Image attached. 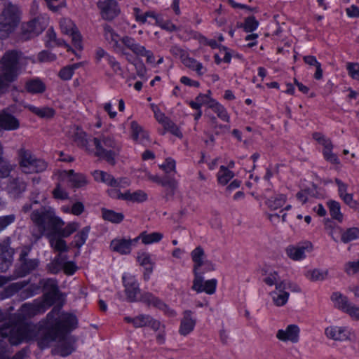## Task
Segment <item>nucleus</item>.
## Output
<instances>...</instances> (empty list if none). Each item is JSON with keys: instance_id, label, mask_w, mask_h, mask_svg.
<instances>
[{"instance_id": "1", "label": "nucleus", "mask_w": 359, "mask_h": 359, "mask_svg": "<svg viewBox=\"0 0 359 359\" xmlns=\"http://www.w3.org/2000/svg\"><path fill=\"white\" fill-rule=\"evenodd\" d=\"M76 325L77 319L74 315L53 308L39 326L20 321L2 327L0 333L2 337H8L13 345L36 339L39 346L44 348L50 343L58 341V352L65 357L74 351V341L67 335L76 328Z\"/></svg>"}, {"instance_id": "2", "label": "nucleus", "mask_w": 359, "mask_h": 359, "mask_svg": "<svg viewBox=\"0 0 359 359\" xmlns=\"http://www.w3.org/2000/svg\"><path fill=\"white\" fill-rule=\"evenodd\" d=\"M103 35L105 40L111 45L114 51L121 53L126 57V60L132 62L131 55H130L119 43L121 41L123 45L131 50L137 57H145L148 64L155 63V57L153 52L137 42V41L130 36H125L121 38L120 35L109 25H103Z\"/></svg>"}, {"instance_id": "3", "label": "nucleus", "mask_w": 359, "mask_h": 359, "mask_svg": "<svg viewBox=\"0 0 359 359\" xmlns=\"http://www.w3.org/2000/svg\"><path fill=\"white\" fill-rule=\"evenodd\" d=\"M30 218L37 229V232L33 233L36 239L55 233L65 224V222L56 215L55 210L50 207H41L34 210Z\"/></svg>"}, {"instance_id": "4", "label": "nucleus", "mask_w": 359, "mask_h": 359, "mask_svg": "<svg viewBox=\"0 0 359 359\" xmlns=\"http://www.w3.org/2000/svg\"><path fill=\"white\" fill-rule=\"evenodd\" d=\"M40 285L44 291L43 299L22 306V312L28 316L44 313L58 299L59 287L56 279H43L40 281Z\"/></svg>"}, {"instance_id": "5", "label": "nucleus", "mask_w": 359, "mask_h": 359, "mask_svg": "<svg viewBox=\"0 0 359 359\" xmlns=\"http://www.w3.org/2000/svg\"><path fill=\"white\" fill-rule=\"evenodd\" d=\"M20 57V53L10 50L0 60V94L6 90L8 83L17 77Z\"/></svg>"}, {"instance_id": "6", "label": "nucleus", "mask_w": 359, "mask_h": 359, "mask_svg": "<svg viewBox=\"0 0 359 359\" xmlns=\"http://www.w3.org/2000/svg\"><path fill=\"white\" fill-rule=\"evenodd\" d=\"M93 142L95 147V156L114 165L120 153V143L109 135H102L99 137H95Z\"/></svg>"}, {"instance_id": "7", "label": "nucleus", "mask_w": 359, "mask_h": 359, "mask_svg": "<svg viewBox=\"0 0 359 359\" xmlns=\"http://www.w3.org/2000/svg\"><path fill=\"white\" fill-rule=\"evenodd\" d=\"M20 10L11 3L7 4L0 14V39L7 38L20 22Z\"/></svg>"}, {"instance_id": "8", "label": "nucleus", "mask_w": 359, "mask_h": 359, "mask_svg": "<svg viewBox=\"0 0 359 359\" xmlns=\"http://www.w3.org/2000/svg\"><path fill=\"white\" fill-rule=\"evenodd\" d=\"M19 164L25 173L43 172L47 168V163L42 159L36 158L31 151L20 148L18 151Z\"/></svg>"}, {"instance_id": "9", "label": "nucleus", "mask_w": 359, "mask_h": 359, "mask_svg": "<svg viewBox=\"0 0 359 359\" xmlns=\"http://www.w3.org/2000/svg\"><path fill=\"white\" fill-rule=\"evenodd\" d=\"M48 25V18L46 15H39L22 25V37L29 39L41 34Z\"/></svg>"}, {"instance_id": "10", "label": "nucleus", "mask_w": 359, "mask_h": 359, "mask_svg": "<svg viewBox=\"0 0 359 359\" xmlns=\"http://www.w3.org/2000/svg\"><path fill=\"white\" fill-rule=\"evenodd\" d=\"M109 196L112 198L123 200L128 202L142 203L147 200V194L142 190L131 192L128 190L123 193L116 189L108 190Z\"/></svg>"}, {"instance_id": "11", "label": "nucleus", "mask_w": 359, "mask_h": 359, "mask_svg": "<svg viewBox=\"0 0 359 359\" xmlns=\"http://www.w3.org/2000/svg\"><path fill=\"white\" fill-rule=\"evenodd\" d=\"M313 245L309 241H304L297 245H290L287 247L285 252L287 256L294 261H301L306 258V253L311 252Z\"/></svg>"}, {"instance_id": "12", "label": "nucleus", "mask_w": 359, "mask_h": 359, "mask_svg": "<svg viewBox=\"0 0 359 359\" xmlns=\"http://www.w3.org/2000/svg\"><path fill=\"white\" fill-rule=\"evenodd\" d=\"M325 334L330 339L340 341L351 340L355 337L351 328L343 326H329L325 329Z\"/></svg>"}, {"instance_id": "13", "label": "nucleus", "mask_w": 359, "mask_h": 359, "mask_svg": "<svg viewBox=\"0 0 359 359\" xmlns=\"http://www.w3.org/2000/svg\"><path fill=\"white\" fill-rule=\"evenodd\" d=\"M97 6L104 20H112L120 13V8L116 0H99Z\"/></svg>"}, {"instance_id": "14", "label": "nucleus", "mask_w": 359, "mask_h": 359, "mask_svg": "<svg viewBox=\"0 0 359 359\" xmlns=\"http://www.w3.org/2000/svg\"><path fill=\"white\" fill-rule=\"evenodd\" d=\"M11 239L6 238L0 241V271H6L13 262L14 250L10 247Z\"/></svg>"}, {"instance_id": "15", "label": "nucleus", "mask_w": 359, "mask_h": 359, "mask_svg": "<svg viewBox=\"0 0 359 359\" xmlns=\"http://www.w3.org/2000/svg\"><path fill=\"white\" fill-rule=\"evenodd\" d=\"M60 27L63 34L71 36L74 46L78 49H81V36L73 21L69 18H63L60 21Z\"/></svg>"}, {"instance_id": "16", "label": "nucleus", "mask_w": 359, "mask_h": 359, "mask_svg": "<svg viewBox=\"0 0 359 359\" xmlns=\"http://www.w3.org/2000/svg\"><path fill=\"white\" fill-rule=\"evenodd\" d=\"M191 257L194 262L193 271L194 275L203 273L201 271V268L203 266L207 267L206 271L214 270L213 264L210 261L205 259V252L201 246H198L192 250L191 252Z\"/></svg>"}, {"instance_id": "17", "label": "nucleus", "mask_w": 359, "mask_h": 359, "mask_svg": "<svg viewBox=\"0 0 359 359\" xmlns=\"http://www.w3.org/2000/svg\"><path fill=\"white\" fill-rule=\"evenodd\" d=\"M202 273L194 275L192 290L198 293L205 292L208 294H213L217 288V280L215 278L204 281Z\"/></svg>"}, {"instance_id": "18", "label": "nucleus", "mask_w": 359, "mask_h": 359, "mask_svg": "<svg viewBox=\"0 0 359 359\" xmlns=\"http://www.w3.org/2000/svg\"><path fill=\"white\" fill-rule=\"evenodd\" d=\"M30 252V248L25 247L22 249L19 261L20 265L18 269V273L20 276H25L34 271L39 265V260L37 259H28V255Z\"/></svg>"}, {"instance_id": "19", "label": "nucleus", "mask_w": 359, "mask_h": 359, "mask_svg": "<svg viewBox=\"0 0 359 359\" xmlns=\"http://www.w3.org/2000/svg\"><path fill=\"white\" fill-rule=\"evenodd\" d=\"M122 278L128 300L129 302L137 301L140 294V288L135 276L130 273H124Z\"/></svg>"}, {"instance_id": "20", "label": "nucleus", "mask_w": 359, "mask_h": 359, "mask_svg": "<svg viewBox=\"0 0 359 359\" xmlns=\"http://www.w3.org/2000/svg\"><path fill=\"white\" fill-rule=\"evenodd\" d=\"M130 135L132 139L138 144L148 146L150 138L148 131L141 126L137 121H132L130 123Z\"/></svg>"}, {"instance_id": "21", "label": "nucleus", "mask_w": 359, "mask_h": 359, "mask_svg": "<svg viewBox=\"0 0 359 359\" xmlns=\"http://www.w3.org/2000/svg\"><path fill=\"white\" fill-rule=\"evenodd\" d=\"M299 327L294 324L289 325L285 329L278 330L276 337L283 342L297 343L299 339Z\"/></svg>"}, {"instance_id": "22", "label": "nucleus", "mask_w": 359, "mask_h": 359, "mask_svg": "<svg viewBox=\"0 0 359 359\" xmlns=\"http://www.w3.org/2000/svg\"><path fill=\"white\" fill-rule=\"evenodd\" d=\"M137 244V238H136L133 239L116 238L111 241L110 246L114 252L121 255H128Z\"/></svg>"}, {"instance_id": "23", "label": "nucleus", "mask_w": 359, "mask_h": 359, "mask_svg": "<svg viewBox=\"0 0 359 359\" xmlns=\"http://www.w3.org/2000/svg\"><path fill=\"white\" fill-rule=\"evenodd\" d=\"M60 177L67 180L71 186L75 188H81L88 184L86 176L81 173H76L73 170H62L60 172Z\"/></svg>"}, {"instance_id": "24", "label": "nucleus", "mask_w": 359, "mask_h": 359, "mask_svg": "<svg viewBox=\"0 0 359 359\" xmlns=\"http://www.w3.org/2000/svg\"><path fill=\"white\" fill-rule=\"evenodd\" d=\"M137 261L140 265L144 268L143 275L144 280H149L155 265V262L151 258V255L147 252H138Z\"/></svg>"}, {"instance_id": "25", "label": "nucleus", "mask_w": 359, "mask_h": 359, "mask_svg": "<svg viewBox=\"0 0 359 359\" xmlns=\"http://www.w3.org/2000/svg\"><path fill=\"white\" fill-rule=\"evenodd\" d=\"M269 189L266 190L264 196L266 198L265 203L271 210H276L282 208L287 201V197L285 194H275L274 195L270 194Z\"/></svg>"}, {"instance_id": "26", "label": "nucleus", "mask_w": 359, "mask_h": 359, "mask_svg": "<svg viewBox=\"0 0 359 359\" xmlns=\"http://www.w3.org/2000/svg\"><path fill=\"white\" fill-rule=\"evenodd\" d=\"M73 140L79 147L84 149L86 151L88 152L93 151L90 145V140L88 138L87 133L81 128H74Z\"/></svg>"}, {"instance_id": "27", "label": "nucleus", "mask_w": 359, "mask_h": 359, "mask_svg": "<svg viewBox=\"0 0 359 359\" xmlns=\"http://www.w3.org/2000/svg\"><path fill=\"white\" fill-rule=\"evenodd\" d=\"M20 122L14 116L3 111L0 114V128L15 130L19 128Z\"/></svg>"}, {"instance_id": "28", "label": "nucleus", "mask_w": 359, "mask_h": 359, "mask_svg": "<svg viewBox=\"0 0 359 359\" xmlns=\"http://www.w3.org/2000/svg\"><path fill=\"white\" fill-rule=\"evenodd\" d=\"M331 300L334 303V305L336 308L346 312L348 314V311L353 306V304L349 302L348 298L343 295L341 293L339 292H333L331 296Z\"/></svg>"}, {"instance_id": "29", "label": "nucleus", "mask_w": 359, "mask_h": 359, "mask_svg": "<svg viewBox=\"0 0 359 359\" xmlns=\"http://www.w3.org/2000/svg\"><path fill=\"white\" fill-rule=\"evenodd\" d=\"M196 320L192 317V312L184 311L180 327V333L184 336L189 334L194 330Z\"/></svg>"}, {"instance_id": "30", "label": "nucleus", "mask_w": 359, "mask_h": 359, "mask_svg": "<svg viewBox=\"0 0 359 359\" xmlns=\"http://www.w3.org/2000/svg\"><path fill=\"white\" fill-rule=\"evenodd\" d=\"M26 184L20 179L9 180V183L6 187L8 194L12 197H18L21 193L25 191Z\"/></svg>"}, {"instance_id": "31", "label": "nucleus", "mask_w": 359, "mask_h": 359, "mask_svg": "<svg viewBox=\"0 0 359 359\" xmlns=\"http://www.w3.org/2000/svg\"><path fill=\"white\" fill-rule=\"evenodd\" d=\"M25 108L41 118H50L55 114V109L49 107H37L32 104H26Z\"/></svg>"}, {"instance_id": "32", "label": "nucleus", "mask_w": 359, "mask_h": 359, "mask_svg": "<svg viewBox=\"0 0 359 359\" xmlns=\"http://www.w3.org/2000/svg\"><path fill=\"white\" fill-rule=\"evenodd\" d=\"M26 90L32 94L43 93L46 86L45 83L39 79H33L29 80L25 83Z\"/></svg>"}, {"instance_id": "33", "label": "nucleus", "mask_w": 359, "mask_h": 359, "mask_svg": "<svg viewBox=\"0 0 359 359\" xmlns=\"http://www.w3.org/2000/svg\"><path fill=\"white\" fill-rule=\"evenodd\" d=\"M144 300L147 301L149 304H152L159 309L163 310L169 316L175 315V311L173 310L170 309L165 303L153 296L151 294H146L144 297Z\"/></svg>"}, {"instance_id": "34", "label": "nucleus", "mask_w": 359, "mask_h": 359, "mask_svg": "<svg viewBox=\"0 0 359 359\" xmlns=\"http://www.w3.org/2000/svg\"><path fill=\"white\" fill-rule=\"evenodd\" d=\"M234 177V172L229 168L221 165L217 173V180L219 184L226 185Z\"/></svg>"}, {"instance_id": "35", "label": "nucleus", "mask_w": 359, "mask_h": 359, "mask_svg": "<svg viewBox=\"0 0 359 359\" xmlns=\"http://www.w3.org/2000/svg\"><path fill=\"white\" fill-rule=\"evenodd\" d=\"M163 234L159 232L147 233V232L144 231L142 232L137 237H136V238H137V242L141 240L144 244L149 245L158 243L163 238Z\"/></svg>"}, {"instance_id": "36", "label": "nucleus", "mask_w": 359, "mask_h": 359, "mask_svg": "<svg viewBox=\"0 0 359 359\" xmlns=\"http://www.w3.org/2000/svg\"><path fill=\"white\" fill-rule=\"evenodd\" d=\"M209 107L217 114V116L223 121L229 122L230 116L227 112L226 109L220 103L215 100L211 101Z\"/></svg>"}, {"instance_id": "37", "label": "nucleus", "mask_w": 359, "mask_h": 359, "mask_svg": "<svg viewBox=\"0 0 359 359\" xmlns=\"http://www.w3.org/2000/svg\"><path fill=\"white\" fill-rule=\"evenodd\" d=\"M66 259H67L66 255L59 254L48 264V271L53 274L59 273L60 271L63 270L64 263Z\"/></svg>"}, {"instance_id": "38", "label": "nucleus", "mask_w": 359, "mask_h": 359, "mask_svg": "<svg viewBox=\"0 0 359 359\" xmlns=\"http://www.w3.org/2000/svg\"><path fill=\"white\" fill-rule=\"evenodd\" d=\"M101 211L103 219L111 223L118 224L124 219V215L121 212L106 208H102Z\"/></svg>"}, {"instance_id": "39", "label": "nucleus", "mask_w": 359, "mask_h": 359, "mask_svg": "<svg viewBox=\"0 0 359 359\" xmlns=\"http://www.w3.org/2000/svg\"><path fill=\"white\" fill-rule=\"evenodd\" d=\"M274 304L277 306L285 305L289 299L290 294L288 292L283 290H275L271 292Z\"/></svg>"}, {"instance_id": "40", "label": "nucleus", "mask_w": 359, "mask_h": 359, "mask_svg": "<svg viewBox=\"0 0 359 359\" xmlns=\"http://www.w3.org/2000/svg\"><path fill=\"white\" fill-rule=\"evenodd\" d=\"M56 233H50L49 236H46L49 239L50 246L58 252L67 251V246L65 240L55 236Z\"/></svg>"}, {"instance_id": "41", "label": "nucleus", "mask_w": 359, "mask_h": 359, "mask_svg": "<svg viewBox=\"0 0 359 359\" xmlns=\"http://www.w3.org/2000/svg\"><path fill=\"white\" fill-rule=\"evenodd\" d=\"M126 323H132L135 328L147 326L151 320V316L149 315H139L135 318L126 316L124 318Z\"/></svg>"}, {"instance_id": "42", "label": "nucleus", "mask_w": 359, "mask_h": 359, "mask_svg": "<svg viewBox=\"0 0 359 359\" xmlns=\"http://www.w3.org/2000/svg\"><path fill=\"white\" fill-rule=\"evenodd\" d=\"M92 175L96 182L104 183L110 187L115 182V178L111 175L102 170H95Z\"/></svg>"}, {"instance_id": "43", "label": "nucleus", "mask_w": 359, "mask_h": 359, "mask_svg": "<svg viewBox=\"0 0 359 359\" xmlns=\"http://www.w3.org/2000/svg\"><path fill=\"white\" fill-rule=\"evenodd\" d=\"M329 208L330 214L332 219L341 222L343 221V215L341 212V207L338 202L334 201H329L327 203Z\"/></svg>"}, {"instance_id": "44", "label": "nucleus", "mask_w": 359, "mask_h": 359, "mask_svg": "<svg viewBox=\"0 0 359 359\" xmlns=\"http://www.w3.org/2000/svg\"><path fill=\"white\" fill-rule=\"evenodd\" d=\"M328 274V271L324 269H314L313 270L308 271L305 276L306 277L312 281H319L325 280Z\"/></svg>"}, {"instance_id": "45", "label": "nucleus", "mask_w": 359, "mask_h": 359, "mask_svg": "<svg viewBox=\"0 0 359 359\" xmlns=\"http://www.w3.org/2000/svg\"><path fill=\"white\" fill-rule=\"evenodd\" d=\"M313 138L323 147L322 151L328 150V149H333L334 145L330 138L321 133H314L313 134Z\"/></svg>"}, {"instance_id": "46", "label": "nucleus", "mask_w": 359, "mask_h": 359, "mask_svg": "<svg viewBox=\"0 0 359 359\" xmlns=\"http://www.w3.org/2000/svg\"><path fill=\"white\" fill-rule=\"evenodd\" d=\"M90 229V226H86L74 236V243L76 248H80L85 244L88 237Z\"/></svg>"}, {"instance_id": "47", "label": "nucleus", "mask_w": 359, "mask_h": 359, "mask_svg": "<svg viewBox=\"0 0 359 359\" xmlns=\"http://www.w3.org/2000/svg\"><path fill=\"white\" fill-rule=\"evenodd\" d=\"M81 66L80 63H76L72 65H67L63 67L58 74L59 77L65 81L70 80L74 73L75 69Z\"/></svg>"}, {"instance_id": "48", "label": "nucleus", "mask_w": 359, "mask_h": 359, "mask_svg": "<svg viewBox=\"0 0 359 359\" xmlns=\"http://www.w3.org/2000/svg\"><path fill=\"white\" fill-rule=\"evenodd\" d=\"M289 290L292 292H300L301 287L296 283L291 280H283L280 281L279 284L276 285V290Z\"/></svg>"}, {"instance_id": "49", "label": "nucleus", "mask_w": 359, "mask_h": 359, "mask_svg": "<svg viewBox=\"0 0 359 359\" xmlns=\"http://www.w3.org/2000/svg\"><path fill=\"white\" fill-rule=\"evenodd\" d=\"M79 227L77 222H73L68 223L65 227L63 226L59 230H56L55 233H59L63 237H68L75 232Z\"/></svg>"}, {"instance_id": "50", "label": "nucleus", "mask_w": 359, "mask_h": 359, "mask_svg": "<svg viewBox=\"0 0 359 359\" xmlns=\"http://www.w3.org/2000/svg\"><path fill=\"white\" fill-rule=\"evenodd\" d=\"M209 100V97L206 94L200 93L195 100L188 102L189 105L194 109H201V107L205 104Z\"/></svg>"}, {"instance_id": "51", "label": "nucleus", "mask_w": 359, "mask_h": 359, "mask_svg": "<svg viewBox=\"0 0 359 359\" xmlns=\"http://www.w3.org/2000/svg\"><path fill=\"white\" fill-rule=\"evenodd\" d=\"M359 238V228H350L341 235V241L344 243H348Z\"/></svg>"}, {"instance_id": "52", "label": "nucleus", "mask_w": 359, "mask_h": 359, "mask_svg": "<svg viewBox=\"0 0 359 359\" xmlns=\"http://www.w3.org/2000/svg\"><path fill=\"white\" fill-rule=\"evenodd\" d=\"M348 74L354 80L359 81V63L348 62L346 64Z\"/></svg>"}, {"instance_id": "53", "label": "nucleus", "mask_w": 359, "mask_h": 359, "mask_svg": "<svg viewBox=\"0 0 359 359\" xmlns=\"http://www.w3.org/2000/svg\"><path fill=\"white\" fill-rule=\"evenodd\" d=\"M280 276L278 272L272 271L266 275V276L264 278V282L269 286L275 285L276 287V285L279 284Z\"/></svg>"}, {"instance_id": "54", "label": "nucleus", "mask_w": 359, "mask_h": 359, "mask_svg": "<svg viewBox=\"0 0 359 359\" xmlns=\"http://www.w3.org/2000/svg\"><path fill=\"white\" fill-rule=\"evenodd\" d=\"M3 147L0 143V178L8 177L11 172V168L8 165H6L3 160Z\"/></svg>"}, {"instance_id": "55", "label": "nucleus", "mask_w": 359, "mask_h": 359, "mask_svg": "<svg viewBox=\"0 0 359 359\" xmlns=\"http://www.w3.org/2000/svg\"><path fill=\"white\" fill-rule=\"evenodd\" d=\"M259 22L255 17L247 18L245 20L243 28L245 32H251L257 29Z\"/></svg>"}, {"instance_id": "56", "label": "nucleus", "mask_w": 359, "mask_h": 359, "mask_svg": "<svg viewBox=\"0 0 359 359\" xmlns=\"http://www.w3.org/2000/svg\"><path fill=\"white\" fill-rule=\"evenodd\" d=\"M161 185L163 187L167 188L168 191L173 194L175 190L177 187V182L173 178L164 177L162 180Z\"/></svg>"}, {"instance_id": "57", "label": "nucleus", "mask_w": 359, "mask_h": 359, "mask_svg": "<svg viewBox=\"0 0 359 359\" xmlns=\"http://www.w3.org/2000/svg\"><path fill=\"white\" fill-rule=\"evenodd\" d=\"M333 149L322 151L324 158L332 164L338 165L340 163L339 158L337 155L332 152Z\"/></svg>"}, {"instance_id": "58", "label": "nucleus", "mask_w": 359, "mask_h": 359, "mask_svg": "<svg viewBox=\"0 0 359 359\" xmlns=\"http://www.w3.org/2000/svg\"><path fill=\"white\" fill-rule=\"evenodd\" d=\"M53 195L55 199L58 200H66L69 198V194L60 184H57L53 190Z\"/></svg>"}, {"instance_id": "59", "label": "nucleus", "mask_w": 359, "mask_h": 359, "mask_svg": "<svg viewBox=\"0 0 359 359\" xmlns=\"http://www.w3.org/2000/svg\"><path fill=\"white\" fill-rule=\"evenodd\" d=\"M107 61L116 74L123 76V69L121 65L114 57L107 56Z\"/></svg>"}, {"instance_id": "60", "label": "nucleus", "mask_w": 359, "mask_h": 359, "mask_svg": "<svg viewBox=\"0 0 359 359\" xmlns=\"http://www.w3.org/2000/svg\"><path fill=\"white\" fill-rule=\"evenodd\" d=\"M160 168L166 173H170L171 172H176V162L174 159L168 158L165 159V163L160 165Z\"/></svg>"}, {"instance_id": "61", "label": "nucleus", "mask_w": 359, "mask_h": 359, "mask_svg": "<svg viewBox=\"0 0 359 359\" xmlns=\"http://www.w3.org/2000/svg\"><path fill=\"white\" fill-rule=\"evenodd\" d=\"M56 55L48 50H42L38 54V60L41 62H49L55 60Z\"/></svg>"}, {"instance_id": "62", "label": "nucleus", "mask_w": 359, "mask_h": 359, "mask_svg": "<svg viewBox=\"0 0 359 359\" xmlns=\"http://www.w3.org/2000/svg\"><path fill=\"white\" fill-rule=\"evenodd\" d=\"M77 269L78 266L74 262L67 261V259L65 261L63 271L65 274L72 276L77 271Z\"/></svg>"}, {"instance_id": "63", "label": "nucleus", "mask_w": 359, "mask_h": 359, "mask_svg": "<svg viewBox=\"0 0 359 359\" xmlns=\"http://www.w3.org/2000/svg\"><path fill=\"white\" fill-rule=\"evenodd\" d=\"M130 181L126 177L115 179L114 183L111 185V189H116L120 191V189H124L129 187Z\"/></svg>"}, {"instance_id": "64", "label": "nucleus", "mask_w": 359, "mask_h": 359, "mask_svg": "<svg viewBox=\"0 0 359 359\" xmlns=\"http://www.w3.org/2000/svg\"><path fill=\"white\" fill-rule=\"evenodd\" d=\"M15 217L14 215H8L0 217V232L6 229L9 224L14 222Z\"/></svg>"}]
</instances>
